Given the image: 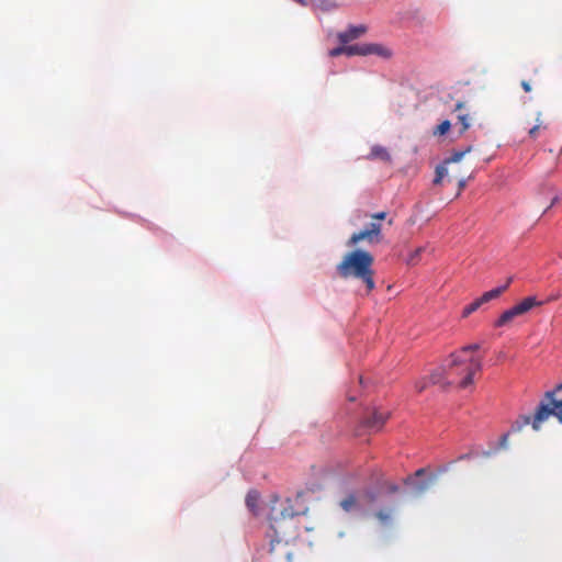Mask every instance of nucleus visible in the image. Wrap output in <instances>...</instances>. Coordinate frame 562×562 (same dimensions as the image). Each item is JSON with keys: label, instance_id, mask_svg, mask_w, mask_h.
Segmentation results:
<instances>
[{"label": "nucleus", "instance_id": "nucleus-1", "mask_svg": "<svg viewBox=\"0 0 562 562\" xmlns=\"http://www.w3.org/2000/svg\"><path fill=\"white\" fill-rule=\"evenodd\" d=\"M479 349L480 345L473 344L452 353L441 371L431 374V382L434 384L443 382L447 385H458L460 389L471 385L474 374L482 369V359L474 356Z\"/></svg>", "mask_w": 562, "mask_h": 562}, {"label": "nucleus", "instance_id": "nucleus-2", "mask_svg": "<svg viewBox=\"0 0 562 562\" xmlns=\"http://www.w3.org/2000/svg\"><path fill=\"white\" fill-rule=\"evenodd\" d=\"M550 416L557 417L562 424V383L544 393L533 415H520L513 423L509 432H519L528 425H531L535 431H539Z\"/></svg>", "mask_w": 562, "mask_h": 562}, {"label": "nucleus", "instance_id": "nucleus-3", "mask_svg": "<svg viewBox=\"0 0 562 562\" xmlns=\"http://www.w3.org/2000/svg\"><path fill=\"white\" fill-rule=\"evenodd\" d=\"M302 514H304V512H302ZM299 515H301V513L293 509L290 499L281 504L280 509L272 508L270 531L268 532L271 553L274 552L277 546L289 544L291 540L297 537L299 527L295 517Z\"/></svg>", "mask_w": 562, "mask_h": 562}, {"label": "nucleus", "instance_id": "nucleus-4", "mask_svg": "<svg viewBox=\"0 0 562 562\" xmlns=\"http://www.w3.org/2000/svg\"><path fill=\"white\" fill-rule=\"evenodd\" d=\"M373 256L364 250H353L348 252L342 261L337 266L339 276L344 279L353 277L360 279L367 288V292L370 293L374 286L373 280Z\"/></svg>", "mask_w": 562, "mask_h": 562}, {"label": "nucleus", "instance_id": "nucleus-5", "mask_svg": "<svg viewBox=\"0 0 562 562\" xmlns=\"http://www.w3.org/2000/svg\"><path fill=\"white\" fill-rule=\"evenodd\" d=\"M542 302L538 301L535 296L525 297L521 302L505 311L496 321L495 326H505L515 317L521 316L529 312L532 307L540 306Z\"/></svg>", "mask_w": 562, "mask_h": 562}, {"label": "nucleus", "instance_id": "nucleus-6", "mask_svg": "<svg viewBox=\"0 0 562 562\" xmlns=\"http://www.w3.org/2000/svg\"><path fill=\"white\" fill-rule=\"evenodd\" d=\"M472 150V146H468L463 150H457L451 154L450 157L446 158L442 164L436 167V176L434 179V184H440L445 177H448V180L451 181L456 178L454 175H450L449 166L453 164H458L468 153Z\"/></svg>", "mask_w": 562, "mask_h": 562}, {"label": "nucleus", "instance_id": "nucleus-7", "mask_svg": "<svg viewBox=\"0 0 562 562\" xmlns=\"http://www.w3.org/2000/svg\"><path fill=\"white\" fill-rule=\"evenodd\" d=\"M512 281L513 278L509 277L504 285H501L498 288H495L491 291L483 293L479 299L474 300L472 303H470L463 308L462 317H468L473 312L477 311L483 304L494 299H497L502 293H504L507 290Z\"/></svg>", "mask_w": 562, "mask_h": 562}, {"label": "nucleus", "instance_id": "nucleus-8", "mask_svg": "<svg viewBox=\"0 0 562 562\" xmlns=\"http://www.w3.org/2000/svg\"><path fill=\"white\" fill-rule=\"evenodd\" d=\"M390 413L373 409L363 420V426L370 431H379L389 419Z\"/></svg>", "mask_w": 562, "mask_h": 562}, {"label": "nucleus", "instance_id": "nucleus-9", "mask_svg": "<svg viewBox=\"0 0 562 562\" xmlns=\"http://www.w3.org/2000/svg\"><path fill=\"white\" fill-rule=\"evenodd\" d=\"M367 31L368 27L364 24L349 25L346 31L338 33L337 37L341 44H348L351 41L360 38Z\"/></svg>", "mask_w": 562, "mask_h": 562}, {"label": "nucleus", "instance_id": "nucleus-10", "mask_svg": "<svg viewBox=\"0 0 562 562\" xmlns=\"http://www.w3.org/2000/svg\"><path fill=\"white\" fill-rule=\"evenodd\" d=\"M363 56L376 55L383 59L392 57V50L386 46L378 43H364L363 44Z\"/></svg>", "mask_w": 562, "mask_h": 562}, {"label": "nucleus", "instance_id": "nucleus-11", "mask_svg": "<svg viewBox=\"0 0 562 562\" xmlns=\"http://www.w3.org/2000/svg\"><path fill=\"white\" fill-rule=\"evenodd\" d=\"M339 506L346 513L357 512L362 508L361 498L355 493H349L340 502Z\"/></svg>", "mask_w": 562, "mask_h": 562}, {"label": "nucleus", "instance_id": "nucleus-12", "mask_svg": "<svg viewBox=\"0 0 562 562\" xmlns=\"http://www.w3.org/2000/svg\"><path fill=\"white\" fill-rule=\"evenodd\" d=\"M361 240H367L370 244L380 243L381 240L371 233V231L366 227L364 229L353 233L348 240V246H355Z\"/></svg>", "mask_w": 562, "mask_h": 562}, {"label": "nucleus", "instance_id": "nucleus-13", "mask_svg": "<svg viewBox=\"0 0 562 562\" xmlns=\"http://www.w3.org/2000/svg\"><path fill=\"white\" fill-rule=\"evenodd\" d=\"M463 109H464V103L463 102H458L456 104L454 111L460 112L458 114V116H457L458 124L461 126L460 127V134H463L471 126V122L473 120V117L470 114V112H465V113L461 112Z\"/></svg>", "mask_w": 562, "mask_h": 562}, {"label": "nucleus", "instance_id": "nucleus-14", "mask_svg": "<svg viewBox=\"0 0 562 562\" xmlns=\"http://www.w3.org/2000/svg\"><path fill=\"white\" fill-rule=\"evenodd\" d=\"M368 159H380V160H383V161H390L391 160V156L387 151V149L383 146H380V145H375L371 148V151L369 154V156L367 157Z\"/></svg>", "mask_w": 562, "mask_h": 562}, {"label": "nucleus", "instance_id": "nucleus-15", "mask_svg": "<svg viewBox=\"0 0 562 562\" xmlns=\"http://www.w3.org/2000/svg\"><path fill=\"white\" fill-rule=\"evenodd\" d=\"M375 518L379 520V522L382 525V526H390L392 524V519H393V509L392 508H383V509H380L378 510L375 514H374Z\"/></svg>", "mask_w": 562, "mask_h": 562}, {"label": "nucleus", "instance_id": "nucleus-16", "mask_svg": "<svg viewBox=\"0 0 562 562\" xmlns=\"http://www.w3.org/2000/svg\"><path fill=\"white\" fill-rule=\"evenodd\" d=\"M548 128V125L544 123V121L542 120V112H538L537 113V116H536V125L532 126L528 134H529V137L535 139L538 137V133L540 130H547Z\"/></svg>", "mask_w": 562, "mask_h": 562}, {"label": "nucleus", "instance_id": "nucleus-17", "mask_svg": "<svg viewBox=\"0 0 562 562\" xmlns=\"http://www.w3.org/2000/svg\"><path fill=\"white\" fill-rule=\"evenodd\" d=\"M425 251V247H418L414 251L409 254L406 259V263L409 266H415L419 262L422 254Z\"/></svg>", "mask_w": 562, "mask_h": 562}, {"label": "nucleus", "instance_id": "nucleus-18", "mask_svg": "<svg viewBox=\"0 0 562 562\" xmlns=\"http://www.w3.org/2000/svg\"><path fill=\"white\" fill-rule=\"evenodd\" d=\"M363 44L346 45L347 56H363Z\"/></svg>", "mask_w": 562, "mask_h": 562}, {"label": "nucleus", "instance_id": "nucleus-19", "mask_svg": "<svg viewBox=\"0 0 562 562\" xmlns=\"http://www.w3.org/2000/svg\"><path fill=\"white\" fill-rule=\"evenodd\" d=\"M361 498V503L362 505L363 504H368V505H371V504H374L375 501H376V493L373 492V491H370V490H367L362 493V495L360 496Z\"/></svg>", "mask_w": 562, "mask_h": 562}, {"label": "nucleus", "instance_id": "nucleus-20", "mask_svg": "<svg viewBox=\"0 0 562 562\" xmlns=\"http://www.w3.org/2000/svg\"><path fill=\"white\" fill-rule=\"evenodd\" d=\"M258 493L252 491V492H249L246 496V504L249 508L254 509L257 505V502H258Z\"/></svg>", "mask_w": 562, "mask_h": 562}, {"label": "nucleus", "instance_id": "nucleus-21", "mask_svg": "<svg viewBox=\"0 0 562 562\" xmlns=\"http://www.w3.org/2000/svg\"><path fill=\"white\" fill-rule=\"evenodd\" d=\"M450 127H451V123H450V121L445 120L443 122H441V123L437 126V128H436V131L434 132V134H435V135H445L447 132H449Z\"/></svg>", "mask_w": 562, "mask_h": 562}, {"label": "nucleus", "instance_id": "nucleus-22", "mask_svg": "<svg viewBox=\"0 0 562 562\" xmlns=\"http://www.w3.org/2000/svg\"><path fill=\"white\" fill-rule=\"evenodd\" d=\"M367 227L371 231V233H373L375 237L381 240L382 225L380 223L372 221Z\"/></svg>", "mask_w": 562, "mask_h": 562}, {"label": "nucleus", "instance_id": "nucleus-23", "mask_svg": "<svg viewBox=\"0 0 562 562\" xmlns=\"http://www.w3.org/2000/svg\"><path fill=\"white\" fill-rule=\"evenodd\" d=\"M346 55V44H342L341 46L335 47L328 52V55L330 57H337L340 55Z\"/></svg>", "mask_w": 562, "mask_h": 562}, {"label": "nucleus", "instance_id": "nucleus-24", "mask_svg": "<svg viewBox=\"0 0 562 562\" xmlns=\"http://www.w3.org/2000/svg\"><path fill=\"white\" fill-rule=\"evenodd\" d=\"M385 217H386V212H379V213H374L371 215V218L373 221H375V220L381 221V220H384Z\"/></svg>", "mask_w": 562, "mask_h": 562}, {"label": "nucleus", "instance_id": "nucleus-25", "mask_svg": "<svg viewBox=\"0 0 562 562\" xmlns=\"http://www.w3.org/2000/svg\"><path fill=\"white\" fill-rule=\"evenodd\" d=\"M467 187V179L465 178H461L459 181H458V194L461 193L462 190H464V188Z\"/></svg>", "mask_w": 562, "mask_h": 562}, {"label": "nucleus", "instance_id": "nucleus-26", "mask_svg": "<svg viewBox=\"0 0 562 562\" xmlns=\"http://www.w3.org/2000/svg\"><path fill=\"white\" fill-rule=\"evenodd\" d=\"M509 434H505L501 437L499 446L506 448Z\"/></svg>", "mask_w": 562, "mask_h": 562}, {"label": "nucleus", "instance_id": "nucleus-27", "mask_svg": "<svg viewBox=\"0 0 562 562\" xmlns=\"http://www.w3.org/2000/svg\"><path fill=\"white\" fill-rule=\"evenodd\" d=\"M521 88L524 89L525 92H530L531 91V86L528 81L526 80H522L521 81Z\"/></svg>", "mask_w": 562, "mask_h": 562}, {"label": "nucleus", "instance_id": "nucleus-28", "mask_svg": "<svg viewBox=\"0 0 562 562\" xmlns=\"http://www.w3.org/2000/svg\"><path fill=\"white\" fill-rule=\"evenodd\" d=\"M558 201H559V196H558V195H555V196L552 199V201H551L550 205L544 210V212H543V213H546L550 207H552L555 203H558Z\"/></svg>", "mask_w": 562, "mask_h": 562}, {"label": "nucleus", "instance_id": "nucleus-29", "mask_svg": "<svg viewBox=\"0 0 562 562\" xmlns=\"http://www.w3.org/2000/svg\"><path fill=\"white\" fill-rule=\"evenodd\" d=\"M425 387H426V383L425 382H423L420 384H416V389H417L418 392L424 391Z\"/></svg>", "mask_w": 562, "mask_h": 562}, {"label": "nucleus", "instance_id": "nucleus-30", "mask_svg": "<svg viewBox=\"0 0 562 562\" xmlns=\"http://www.w3.org/2000/svg\"><path fill=\"white\" fill-rule=\"evenodd\" d=\"M391 492H397L398 491V487L396 485H392L390 487Z\"/></svg>", "mask_w": 562, "mask_h": 562}, {"label": "nucleus", "instance_id": "nucleus-31", "mask_svg": "<svg viewBox=\"0 0 562 562\" xmlns=\"http://www.w3.org/2000/svg\"><path fill=\"white\" fill-rule=\"evenodd\" d=\"M424 469H419L417 472H416V475H422L424 473Z\"/></svg>", "mask_w": 562, "mask_h": 562}, {"label": "nucleus", "instance_id": "nucleus-32", "mask_svg": "<svg viewBox=\"0 0 562 562\" xmlns=\"http://www.w3.org/2000/svg\"><path fill=\"white\" fill-rule=\"evenodd\" d=\"M465 458H469V454H462V456H460V457H459V460H463V459H465Z\"/></svg>", "mask_w": 562, "mask_h": 562}, {"label": "nucleus", "instance_id": "nucleus-33", "mask_svg": "<svg viewBox=\"0 0 562 562\" xmlns=\"http://www.w3.org/2000/svg\"><path fill=\"white\" fill-rule=\"evenodd\" d=\"M295 1L299 2L300 4H305L304 0H295Z\"/></svg>", "mask_w": 562, "mask_h": 562}, {"label": "nucleus", "instance_id": "nucleus-34", "mask_svg": "<svg viewBox=\"0 0 562 562\" xmlns=\"http://www.w3.org/2000/svg\"><path fill=\"white\" fill-rule=\"evenodd\" d=\"M560 257L562 258V252L560 254Z\"/></svg>", "mask_w": 562, "mask_h": 562}]
</instances>
